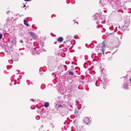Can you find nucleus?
I'll list each match as a JSON object with an SVG mask.
<instances>
[{"label": "nucleus", "mask_w": 131, "mask_h": 131, "mask_svg": "<svg viewBox=\"0 0 131 131\" xmlns=\"http://www.w3.org/2000/svg\"><path fill=\"white\" fill-rule=\"evenodd\" d=\"M41 126H42V127L43 126L42 125Z\"/></svg>", "instance_id": "bb28decb"}, {"label": "nucleus", "mask_w": 131, "mask_h": 131, "mask_svg": "<svg viewBox=\"0 0 131 131\" xmlns=\"http://www.w3.org/2000/svg\"><path fill=\"white\" fill-rule=\"evenodd\" d=\"M24 24L26 25L27 26H29V24H27L26 23V21L25 20H24Z\"/></svg>", "instance_id": "6e6552de"}, {"label": "nucleus", "mask_w": 131, "mask_h": 131, "mask_svg": "<svg viewBox=\"0 0 131 131\" xmlns=\"http://www.w3.org/2000/svg\"><path fill=\"white\" fill-rule=\"evenodd\" d=\"M122 36H121V39L122 38Z\"/></svg>", "instance_id": "412c9836"}, {"label": "nucleus", "mask_w": 131, "mask_h": 131, "mask_svg": "<svg viewBox=\"0 0 131 131\" xmlns=\"http://www.w3.org/2000/svg\"><path fill=\"white\" fill-rule=\"evenodd\" d=\"M59 102L60 103V104L58 105L57 107V109H61L66 106V105L63 104V102L62 101H59Z\"/></svg>", "instance_id": "f257e3e1"}, {"label": "nucleus", "mask_w": 131, "mask_h": 131, "mask_svg": "<svg viewBox=\"0 0 131 131\" xmlns=\"http://www.w3.org/2000/svg\"><path fill=\"white\" fill-rule=\"evenodd\" d=\"M50 124L51 125V126H52V127L53 128L54 127V126H53V125L52 124L50 123Z\"/></svg>", "instance_id": "f8f14e48"}, {"label": "nucleus", "mask_w": 131, "mask_h": 131, "mask_svg": "<svg viewBox=\"0 0 131 131\" xmlns=\"http://www.w3.org/2000/svg\"><path fill=\"white\" fill-rule=\"evenodd\" d=\"M12 61V60H9V62L10 63V62Z\"/></svg>", "instance_id": "dca6fc26"}, {"label": "nucleus", "mask_w": 131, "mask_h": 131, "mask_svg": "<svg viewBox=\"0 0 131 131\" xmlns=\"http://www.w3.org/2000/svg\"><path fill=\"white\" fill-rule=\"evenodd\" d=\"M64 66L66 67L65 66Z\"/></svg>", "instance_id": "cd10ccee"}, {"label": "nucleus", "mask_w": 131, "mask_h": 131, "mask_svg": "<svg viewBox=\"0 0 131 131\" xmlns=\"http://www.w3.org/2000/svg\"><path fill=\"white\" fill-rule=\"evenodd\" d=\"M2 34H0V39L2 38Z\"/></svg>", "instance_id": "ddd939ff"}, {"label": "nucleus", "mask_w": 131, "mask_h": 131, "mask_svg": "<svg viewBox=\"0 0 131 131\" xmlns=\"http://www.w3.org/2000/svg\"><path fill=\"white\" fill-rule=\"evenodd\" d=\"M107 1H108L109 2V3H110V2L109 0H107Z\"/></svg>", "instance_id": "a211bd4d"}, {"label": "nucleus", "mask_w": 131, "mask_h": 131, "mask_svg": "<svg viewBox=\"0 0 131 131\" xmlns=\"http://www.w3.org/2000/svg\"><path fill=\"white\" fill-rule=\"evenodd\" d=\"M18 57H17V58L16 59H14V60L15 61H17L18 60Z\"/></svg>", "instance_id": "9b49d317"}, {"label": "nucleus", "mask_w": 131, "mask_h": 131, "mask_svg": "<svg viewBox=\"0 0 131 131\" xmlns=\"http://www.w3.org/2000/svg\"><path fill=\"white\" fill-rule=\"evenodd\" d=\"M69 74L71 75H73V73L71 71H70L69 72Z\"/></svg>", "instance_id": "1a4fd4ad"}, {"label": "nucleus", "mask_w": 131, "mask_h": 131, "mask_svg": "<svg viewBox=\"0 0 131 131\" xmlns=\"http://www.w3.org/2000/svg\"><path fill=\"white\" fill-rule=\"evenodd\" d=\"M84 121L85 123L88 124L90 120L88 117H85L84 118Z\"/></svg>", "instance_id": "7ed1b4c3"}, {"label": "nucleus", "mask_w": 131, "mask_h": 131, "mask_svg": "<svg viewBox=\"0 0 131 131\" xmlns=\"http://www.w3.org/2000/svg\"><path fill=\"white\" fill-rule=\"evenodd\" d=\"M14 42V41L13 40H12V41H11V42L12 43H13V42Z\"/></svg>", "instance_id": "f3484780"}, {"label": "nucleus", "mask_w": 131, "mask_h": 131, "mask_svg": "<svg viewBox=\"0 0 131 131\" xmlns=\"http://www.w3.org/2000/svg\"><path fill=\"white\" fill-rule=\"evenodd\" d=\"M129 80L130 82V83H131V79H130Z\"/></svg>", "instance_id": "6ab92c4d"}, {"label": "nucleus", "mask_w": 131, "mask_h": 131, "mask_svg": "<svg viewBox=\"0 0 131 131\" xmlns=\"http://www.w3.org/2000/svg\"><path fill=\"white\" fill-rule=\"evenodd\" d=\"M37 117H39V116H36V118H37Z\"/></svg>", "instance_id": "5701e85b"}, {"label": "nucleus", "mask_w": 131, "mask_h": 131, "mask_svg": "<svg viewBox=\"0 0 131 131\" xmlns=\"http://www.w3.org/2000/svg\"><path fill=\"white\" fill-rule=\"evenodd\" d=\"M49 105V103L48 102H45L44 104V106L46 107H48Z\"/></svg>", "instance_id": "0eeeda50"}, {"label": "nucleus", "mask_w": 131, "mask_h": 131, "mask_svg": "<svg viewBox=\"0 0 131 131\" xmlns=\"http://www.w3.org/2000/svg\"><path fill=\"white\" fill-rule=\"evenodd\" d=\"M41 126H42V127L43 126L42 125Z\"/></svg>", "instance_id": "a878e982"}, {"label": "nucleus", "mask_w": 131, "mask_h": 131, "mask_svg": "<svg viewBox=\"0 0 131 131\" xmlns=\"http://www.w3.org/2000/svg\"><path fill=\"white\" fill-rule=\"evenodd\" d=\"M67 108L70 111H71L72 109V105L71 104H69L67 106Z\"/></svg>", "instance_id": "39448f33"}, {"label": "nucleus", "mask_w": 131, "mask_h": 131, "mask_svg": "<svg viewBox=\"0 0 131 131\" xmlns=\"http://www.w3.org/2000/svg\"><path fill=\"white\" fill-rule=\"evenodd\" d=\"M55 105H56V106L57 107V104H55Z\"/></svg>", "instance_id": "b1692460"}, {"label": "nucleus", "mask_w": 131, "mask_h": 131, "mask_svg": "<svg viewBox=\"0 0 131 131\" xmlns=\"http://www.w3.org/2000/svg\"><path fill=\"white\" fill-rule=\"evenodd\" d=\"M76 23H77V24H78V23L76 22Z\"/></svg>", "instance_id": "393cba45"}, {"label": "nucleus", "mask_w": 131, "mask_h": 131, "mask_svg": "<svg viewBox=\"0 0 131 131\" xmlns=\"http://www.w3.org/2000/svg\"><path fill=\"white\" fill-rule=\"evenodd\" d=\"M105 48V46L104 43L103 42L102 43V47H101V49H100L102 51L103 54H104V49Z\"/></svg>", "instance_id": "20e7f679"}, {"label": "nucleus", "mask_w": 131, "mask_h": 131, "mask_svg": "<svg viewBox=\"0 0 131 131\" xmlns=\"http://www.w3.org/2000/svg\"><path fill=\"white\" fill-rule=\"evenodd\" d=\"M96 83H95V85L96 86H97V85H96Z\"/></svg>", "instance_id": "4be33fe9"}, {"label": "nucleus", "mask_w": 131, "mask_h": 131, "mask_svg": "<svg viewBox=\"0 0 131 131\" xmlns=\"http://www.w3.org/2000/svg\"><path fill=\"white\" fill-rule=\"evenodd\" d=\"M26 5H24V6L23 7H26Z\"/></svg>", "instance_id": "aec40b11"}, {"label": "nucleus", "mask_w": 131, "mask_h": 131, "mask_svg": "<svg viewBox=\"0 0 131 131\" xmlns=\"http://www.w3.org/2000/svg\"><path fill=\"white\" fill-rule=\"evenodd\" d=\"M20 42L21 43H23V41L22 40H20Z\"/></svg>", "instance_id": "4468645a"}, {"label": "nucleus", "mask_w": 131, "mask_h": 131, "mask_svg": "<svg viewBox=\"0 0 131 131\" xmlns=\"http://www.w3.org/2000/svg\"><path fill=\"white\" fill-rule=\"evenodd\" d=\"M25 1L27 2H28L30 1V0H24Z\"/></svg>", "instance_id": "2eb2a0df"}, {"label": "nucleus", "mask_w": 131, "mask_h": 131, "mask_svg": "<svg viewBox=\"0 0 131 131\" xmlns=\"http://www.w3.org/2000/svg\"><path fill=\"white\" fill-rule=\"evenodd\" d=\"M84 130L83 126H79V129L77 127L75 129V131H82Z\"/></svg>", "instance_id": "f03ea898"}, {"label": "nucleus", "mask_w": 131, "mask_h": 131, "mask_svg": "<svg viewBox=\"0 0 131 131\" xmlns=\"http://www.w3.org/2000/svg\"><path fill=\"white\" fill-rule=\"evenodd\" d=\"M30 35H31L32 36H34V34L32 32H30Z\"/></svg>", "instance_id": "9d476101"}, {"label": "nucleus", "mask_w": 131, "mask_h": 131, "mask_svg": "<svg viewBox=\"0 0 131 131\" xmlns=\"http://www.w3.org/2000/svg\"><path fill=\"white\" fill-rule=\"evenodd\" d=\"M63 38L61 37H59L57 39V41L60 42L63 41Z\"/></svg>", "instance_id": "423d86ee"}]
</instances>
